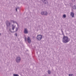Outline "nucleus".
Masks as SVG:
<instances>
[{"label": "nucleus", "mask_w": 76, "mask_h": 76, "mask_svg": "<svg viewBox=\"0 0 76 76\" xmlns=\"http://www.w3.org/2000/svg\"><path fill=\"white\" fill-rule=\"evenodd\" d=\"M12 30L13 31H14V29H15V27H16V26H14V25L13 24L12 25Z\"/></svg>", "instance_id": "423d86ee"}, {"label": "nucleus", "mask_w": 76, "mask_h": 76, "mask_svg": "<svg viewBox=\"0 0 76 76\" xmlns=\"http://www.w3.org/2000/svg\"><path fill=\"white\" fill-rule=\"evenodd\" d=\"M27 41L29 43H31V39H30L29 37H28L27 38Z\"/></svg>", "instance_id": "39448f33"}, {"label": "nucleus", "mask_w": 76, "mask_h": 76, "mask_svg": "<svg viewBox=\"0 0 76 76\" xmlns=\"http://www.w3.org/2000/svg\"><path fill=\"white\" fill-rule=\"evenodd\" d=\"M66 17V15L64 14L63 15V17L64 18H65Z\"/></svg>", "instance_id": "2eb2a0df"}, {"label": "nucleus", "mask_w": 76, "mask_h": 76, "mask_svg": "<svg viewBox=\"0 0 76 76\" xmlns=\"http://www.w3.org/2000/svg\"><path fill=\"white\" fill-rule=\"evenodd\" d=\"M18 30V28H16L15 29V32H17Z\"/></svg>", "instance_id": "4468645a"}, {"label": "nucleus", "mask_w": 76, "mask_h": 76, "mask_svg": "<svg viewBox=\"0 0 76 76\" xmlns=\"http://www.w3.org/2000/svg\"><path fill=\"white\" fill-rule=\"evenodd\" d=\"M0 35H1V33H0Z\"/></svg>", "instance_id": "393cba45"}, {"label": "nucleus", "mask_w": 76, "mask_h": 76, "mask_svg": "<svg viewBox=\"0 0 76 76\" xmlns=\"http://www.w3.org/2000/svg\"><path fill=\"white\" fill-rule=\"evenodd\" d=\"M48 74H50V73H51V71H48Z\"/></svg>", "instance_id": "a211bd4d"}, {"label": "nucleus", "mask_w": 76, "mask_h": 76, "mask_svg": "<svg viewBox=\"0 0 76 76\" xmlns=\"http://www.w3.org/2000/svg\"><path fill=\"white\" fill-rule=\"evenodd\" d=\"M41 15H44V12H41Z\"/></svg>", "instance_id": "ddd939ff"}, {"label": "nucleus", "mask_w": 76, "mask_h": 76, "mask_svg": "<svg viewBox=\"0 0 76 76\" xmlns=\"http://www.w3.org/2000/svg\"><path fill=\"white\" fill-rule=\"evenodd\" d=\"M70 15L71 16H72V18H73L74 17V13L73 12H71Z\"/></svg>", "instance_id": "0eeeda50"}, {"label": "nucleus", "mask_w": 76, "mask_h": 76, "mask_svg": "<svg viewBox=\"0 0 76 76\" xmlns=\"http://www.w3.org/2000/svg\"><path fill=\"white\" fill-rule=\"evenodd\" d=\"M13 76H19V75L18 74H13Z\"/></svg>", "instance_id": "f8f14e48"}, {"label": "nucleus", "mask_w": 76, "mask_h": 76, "mask_svg": "<svg viewBox=\"0 0 76 76\" xmlns=\"http://www.w3.org/2000/svg\"><path fill=\"white\" fill-rule=\"evenodd\" d=\"M20 61H21V58L19 57H18L16 59V62L17 63H20Z\"/></svg>", "instance_id": "7ed1b4c3"}, {"label": "nucleus", "mask_w": 76, "mask_h": 76, "mask_svg": "<svg viewBox=\"0 0 76 76\" xmlns=\"http://www.w3.org/2000/svg\"><path fill=\"white\" fill-rule=\"evenodd\" d=\"M6 25L7 28H10V25H11V23H10V22L7 21L6 22Z\"/></svg>", "instance_id": "20e7f679"}, {"label": "nucleus", "mask_w": 76, "mask_h": 76, "mask_svg": "<svg viewBox=\"0 0 76 76\" xmlns=\"http://www.w3.org/2000/svg\"><path fill=\"white\" fill-rule=\"evenodd\" d=\"M70 41V39L69 37L66 36H64L63 37L62 42L63 43H67Z\"/></svg>", "instance_id": "f257e3e1"}, {"label": "nucleus", "mask_w": 76, "mask_h": 76, "mask_svg": "<svg viewBox=\"0 0 76 76\" xmlns=\"http://www.w3.org/2000/svg\"><path fill=\"white\" fill-rule=\"evenodd\" d=\"M24 32L25 34H28V30L26 28L24 29Z\"/></svg>", "instance_id": "6e6552de"}, {"label": "nucleus", "mask_w": 76, "mask_h": 76, "mask_svg": "<svg viewBox=\"0 0 76 76\" xmlns=\"http://www.w3.org/2000/svg\"><path fill=\"white\" fill-rule=\"evenodd\" d=\"M48 15V13L46 11L44 12V15Z\"/></svg>", "instance_id": "9b49d317"}, {"label": "nucleus", "mask_w": 76, "mask_h": 76, "mask_svg": "<svg viewBox=\"0 0 76 76\" xmlns=\"http://www.w3.org/2000/svg\"><path fill=\"white\" fill-rule=\"evenodd\" d=\"M72 1H75V0H72Z\"/></svg>", "instance_id": "4be33fe9"}, {"label": "nucleus", "mask_w": 76, "mask_h": 76, "mask_svg": "<svg viewBox=\"0 0 76 76\" xmlns=\"http://www.w3.org/2000/svg\"><path fill=\"white\" fill-rule=\"evenodd\" d=\"M42 38V36L41 35H37V39L38 41H41Z\"/></svg>", "instance_id": "f03ea898"}, {"label": "nucleus", "mask_w": 76, "mask_h": 76, "mask_svg": "<svg viewBox=\"0 0 76 76\" xmlns=\"http://www.w3.org/2000/svg\"><path fill=\"white\" fill-rule=\"evenodd\" d=\"M73 9H76V6H74L73 7Z\"/></svg>", "instance_id": "f3484780"}, {"label": "nucleus", "mask_w": 76, "mask_h": 76, "mask_svg": "<svg viewBox=\"0 0 76 76\" xmlns=\"http://www.w3.org/2000/svg\"><path fill=\"white\" fill-rule=\"evenodd\" d=\"M25 40L26 41V38H25Z\"/></svg>", "instance_id": "b1692460"}, {"label": "nucleus", "mask_w": 76, "mask_h": 76, "mask_svg": "<svg viewBox=\"0 0 76 76\" xmlns=\"http://www.w3.org/2000/svg\"><path fill=\"white\" fill-rule=\"evenodd\" d=\"M42 1L43 2H45V4H47V3H48V2L47 0H43Z\"/></svg>", "instance_id": "1a4fd4ad"}, {"label": "nucleus", "mask_w": 76, "mask_h": 76, "mask_svg": "<svg viewBox=\"0 0 76 76\" xmlns=\"http://www.w3.org/2000/svg\"><path fill=\"white\" fill-rule=\"evenodd\" d=\"M61 31H62V32L63 34V31L62 30V29H61Z\"/></svg>", "instance_id": "5701e85b"}, {"label": "nucleus", "mask_w": 76, "mask_h": 76, "mask_svg": "<svg viewBox=\"0 0 76 76\" xmlns=\"http://www.w3.org/2000/svg\"><path fill=\"white\" fill-rule=\"evenodd\" d=\"M11 22H13L14 23H16V24H17L18 26V24L17 23V22H15L13 20H12Z\"/></svg>", "instance_id": "9d476101"}, {"label": "nucleus", "mask_w": 76, "mask_h": 76, "mask_svg": "<svg viewBox=\"0 0 76 76\" xmlns=\"http://www.w3.org/2000/svg\"><path fill=\"white\" fill-rule=\"evenodd\" d=\"M18 8H19V7H18L16 9V12H17V11H18L17 10H18Z\"/></svg>", "instance_id": "6ab92c4d"}, {"label": "nucleus", "mask_w": 76, "mask_h": 76, "mask_svg": "<svg viewBox=\"0 0 76 76\" xmlns=\"http://www.w3.org/2000/svg\"><path fill=\"white\" fill-rule=\"evenodd\" d=\"M15 35L16 37H17V33H15Z\"/></svg>", "instance_id": "412c9836"}, {"label": "nucleus", "mask_w": 76, "mask_h": 76, "mask_svg": "<svg viewBox=\"0 0 76 76\" xmlns=\"http://www.w3.org/2000/svg\"><path fill=\"white\" fill-rule=\"evenodd\" d=\"M73 74H70L69 75V76H73Z\"/></svg>", "instance_id": "dca6fc26"}, {"label": "nucleus", "mask_w": 76, "mask_h": 76, "mask_svg": "<svg viewBox=\"0 0 76 76\" xmlns=\"http://www.w3.org/2000/svg\"><path fill=\"white\" fill-rule=\"evenodd\" d=\"M9 31H10V32H11V29L10 28L9 29Z\"/></svg>", "instance_id": "aec40b11"}]
</instances>
